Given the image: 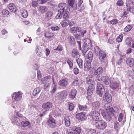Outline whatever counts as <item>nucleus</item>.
<instances>
[{
	"label": "nucleus",
	"mask_w": 134,
	"mask_h": 134,
	"mask_svg": "<svg viewBox=\"0 0 134 134\" xmlns=\"http://www.w3.org/2000/svg\"><path fill=\"white\" fill-rule=\"evenodd\" d=\"M91 62L88 61L86 60L84 65V70L85 71H87L90 69Z\"/></svg>",
	"instance_id": "obj_19"
},
{
	"label": "nucleus",
	"mask_w": 134,
	"mask_h": 134,
	"mask_svg": "<svg viewBox=\"0 0 134 134\" xmlns=\"http://www.w3.org/2000/svg\"><path fill=\"white\" fill-rule=\"evenodd\" d=\"M93 54L91 52H89L88 54L86 57V60L88 61L91 62L92 59Z\"/></svg>",
	"instance_id": "obj_32"
},
{
	"label": "nucleus",
	"mask_w": 134,
	"mask_h": 134,
	"mask_svg": "<svg viewBox=\"0 0 134 134\" xmlns=\"http://www.w3.org/2000/svg\"><path fill=\"white\" fill-rule=\"evenodd\" d=\"M79 84L78 79L77 78L73 82L72 84L74 86H77Z\"/></svg>",
	"instance_id": "obj_60"
},
{
	"label": "nucleus",
	"mask_w": 134,
	"mask_h": 134,
	"mask_svg": "<svg viewBox=\"0 0 134 134\" xmlns=\"http://www.w3.org/2000/svg\"><path fill=\"white\" fill-rule=\"evenodd\" d=\"M13 97H14V99L15 101H19L22 98L23 95V93L20 91L16 92L13 94Z\"/></svg>",
	"instance_id": "obj_10"
},
{
	"label": "nucleus",
	"mask_w": 134,
	"mask_h": 134,
	"mask_svg": "<svg viewBox=\"0 0 134 134\" xmlns=\"http://www.w3.org/2000/svg\"><path fill=\"white\" fill-rule=\"evenodd\" d=\"M53 107L52 103L49 102H47L46 103L43 104L42 105V111L45 114L46 112L48 111L50 109Z\"/></svg>",
	"instance_id": "obj_6"
},
{
	"label": "nucleus",
	"mask_w": 134,
	"mask_h": 134,
	"mask_svg": "<svg viewBox=\"0 0 134 134\" xmlns=\"http://www.w3.org/2000/svg\"><path fill=\"white\" fill-rule=\"evenodd\" d=\"M68 41L72 45H74L75 43V40L73 37L71 36H69L67 37Z\"/></svg>",
	"instance_id": "obj_34"
},
{
	"label": "nucleus",
	"mask_w": 134,
	"mask_h": 134,
	"mask_svg": "<svg viewBox=\"0 0 134 134\" xmlns=\"http://www.w3.org/2000/svg\"><path fill=\"white\" fill-rule=\"evenodd\" d=\"M98 55L99 56V58L101 62H104L105 60L106 57L105 53L103 51H102Z\"/></svg>",
	"instance_id": "obj_16"
},
{
	"label": "nucleus",
	"mask_w": 134,
	"mask_h": 134,
	"mask_svg": "<svg viewBox=\"0 0 134 134\" xmlns=\"http://www.w3.org/2000/svg\"><path fill=\"white\" fill-rule=\"evenodd\" d=\"M69 23V22L66 20H64L61 22V24L63 27H65L68 26Z\"/></svg>",
	"instance_id": "obj_46"
},
{
	"label": "nucleus",
	"mask_w": 134,
	"mask_h": 134,
	"mask_svg": "<svg viewBox=\"0 0 134 134\" xmlns=\"http://www.w3.org/2000/svg\"><path fill=\"white\" fill-rule=\"evenodd\" d=\"M110 23L112 24H115L118 23V20L117 19H114L111 20Z\"/></svg>",
	"instance_id": "obj_62"
},
{
	"label": "nucleus",
	"mask_w": 134,
	"mask_h": 134,
	"mask_svg": "<svg viewBox=\"0 0 134 134\" xmlns=\"http://www.w3.org/2000/svg\"><path fill=\"white\" fill-rule=\"evenodd\" d=\"M127 9L128 11H130L133 13L134 14V7L131 8L130 6H129L127 5Z\"/></svg>",
	"instance_id": "obj_58"
},
{
	"label": "nucleus",
	"mask_w": 134,
	"mask_h": 134,
	"mask_svg": "<svg viewBox=\"0 0 134 134\" xmlns=\"http://www.w3.org/2000/svg\"><path fill=\"white\" fill-rule=\"evenodd\" d=\"M63 18L65 19H67L69 17V12L68 10L64 11V12H63Z\"/></svg>",
	"instance_id": "obj_47"
},
{
	"label": "nucleus",
	"mask_w": 134,
	"mask_h": 134,
	"mask_svg": "<svg viewBox=\"0 0 134 134\" xmlns=\"http://www.w3.org/2000/svg\"><path fill=\"white\" fill-rule=\"evenodd\" d=\"M100 104L98 101L93 102L92 103V107L94 109H98L100 107Z\"/></svg>",
	"instance_id": "obj_30"
},
{
	"label": "nucleus",
	"mask_w": 134,
	"mask_h": 134,
	"mask_svg": "<svg viewBox=\"0 0 134 134\" xmlns=\"http://www.w3.org/2000/svg\"><path fill=\"white\" fill-rule=\"evenodd\" d=\"M124 3V2L122 0L118 1L116 3L117 5L119 7L123 6Z\"/></svg>",
	"instance_id": "obj_54"
},
{
	"label": "nucleus",
	"mask_w": 134,
	"mask_h": 134,
	"mask_svg": "<svg viewBox=\"0 0 134 134\" xmlns=\"http://www.w3.org/2000/svg\"><path fill=\"white\" fill-rule=\"evenodd\" d=\"M103 71V69L102 67H99L94 72V74L95 75H100L102 74Z\"/></svg>",
	"instance_id": "obj_33"
},
{
	"label": "nucleus",
	"mask_w": 134,
	"mask_h": 134,
	"mask_svg": "<svg viewBox=\"0 0 134 134\" xmlns=\"http://www.w3.org/2000/svg\"><path fill=\"white\" fill-rule=\"evenodd\" d=\"M127 64L130 67H132L134 65V60L133 58H128L126 59Z\"/></svg>",
	"instance_id": "obj_22"
},
{
	"label": "nucleus",
	"mask_w": 134,
	"mask_h": 134,
	"mask_svg": "<svg viewBox=\"0 0 134 134\" xmlns=\"http://www.w3.org/2000/svg\"><path fill=\"white\" fill-rule=\"evenodd\" d=\"M1 12L2 14L4 15H8L9 14V12L7 10L5 9L2 10Z\"/></svg>",
	"instance_id": "obj_56"
},
{
	"label": "nucleus",
	"mask_w": 134,
	"mask_h": 134,
	"mask_svg": "<svg viewBox=\"0 0 134 134\" xmlns=\"http://www.w3.org/2000/svg\"><path fill=\"white\" fill-rule=\"evenodd\" d=\"M132 41V40L131 38H127L125 40L126 44L127 45H130Z\"/></svg>",
	"instance_id": "obj_51"
},
{
	"label": "nucleus",
	"mask_w": 134,
	"mask_h": 134,
	"mask_svg": "<svg viewBox=\"0 0 134 134\" xmlns=\"http://www.w3.org/2000/svg\"><path fill=\"white\" fill-rule=\"evenodd\" d=\"M92 46L91 41L90 39L87 38L85 40L83 44V47L89 49L91 48Z\"/></svg>",
	"instance_id": "obj_11"
},
{
	"label": "nucleus",
	"mask_w": 134,
	"mask_h": 134,
	"mask_svg": "<svg viewBox=\"0 0 134 134\" xmlns=\"http://www.w3.org/2000/svg\"><path fill=\"white\" fill-rule=\"evenodd\" d=\"M59 84L61 86L65 87L68 85V82L66 79H63L59 81Z\"/></svg>",
	"instance_id": "obj_21"
},
{
	"label": "nucleus",
	"mask_w": 134,
	"mask_h": 134,
	"mask_svg": "<svg viewBox=\"0 0 134 134\" xmlns=\"http://www.w3.org/2000/svg\"><path fill=\"white\" fill-rule=\"evenodd\" d=\"M96 76V79L99 81H102V79H103V76L101 77L100 76V75H97Z\"/></svg>",
	"instance_id": "obj_64"
},
{
	"label": "nucleus",
	"mask_w": 134,
	"mask_h": 134,
	"mask_svg": "<svg viewBox=\"0 0 134 134\" xmlns=\"http://www.w3.org/2000/svg\"><path fill=\"white\" fill-rule=\"evenodd\" d=\"M94 50L96 54L97 55H98L102 51L100 50L99 47L98 46H96L95 47Z\"/></svg>",
	"instance_id": "obj_41"
},
{
	"label": "nucleus",
	"mask_w": 134,
	"mask_h": 134,
	"mask_svg": "<svg viewBox=\"0 0 134 134\" xmlns=\"http://www.w3.org/2000/svg\"><path fill=\"white\" fill-rule=\"evenodd\" d=\"M58 7L59 9L58 11V14L56 15L55 18L57 19H59L62 17L63 12L64 11L67 10L69 8L68 5L64 3H59L58 5Z\"/></svg>",
	"instance_id": "obj_1"
},
{
	"label": "nucleus",
	"mask_w": 134,
	"mask_h": 134,
	"mask_svg": "<svg viewBox=\"0 0 134 134\" xmlns=\"http://www.w3.org/2000/svg\"><path fill=\"white\" fill-rule=\"evenodd\" d=\"M45 37L47 38L51 39L54 37V34L49 32H47L44 35Z\"/></svg>",
	"instance_id": "obj_28"
},
{
	"label": "nucleus",
	"mask_w": 134,
	"mask_h": 134,
	"mask_svg": "<svg viewBox=\"0 0 134 134\" xmlns=\"http://www.w3.org/2000/svg\"><path fill=\"white\" fill-rule=\"evenodd\" d=\"M30 124V123L27 121H22L21 123V126L22 127H25L28 126Z\"/></svg>",
	"instance_id": "obj_38"
},
{
	"label": "nucleus",
	"mask_w": 134,
	"mask_h": 134,
	"mask_svg": "<svg viewBox=\"0 0 134 134\" xmlns=\"http://www.w3.org/2000/svg\"><path fill=\"white\" fill-rule=\"evenodd\" d=\"M76 118L81 121L84 120L86 118L84 112H82L77 114L76 115Z\"/></svg>",
	"instance_id": "obj_13"
},
{
	"label": "nucleus",
	"mask_w": 134,
	"mask_h": 134,
	"mask_svg": "<svg viewBox=\"0 0 134 134\" xmlns=\"http://www.w3.org/2000/svg\"><path fill=\"white\" fill-rule=\"evenodd\" d=\"M104 108L107 110L106 111L113 112L114 111L113 108L110 106L108 103H106L104 106Z\"/></svg>",
	"instance_id": "obj_27"
},
{
	"label": "nucleus",
	"mask_w": 134,
	"mask_h": 134,
	"mask_svg": "<svg viewBox=\"0 0 134 134\" xmlns=\"http://www.w3.org/2000/svg\"><path fill=\"white\" fill-rule=\"evenodd\" d=\"M123 35H120L118 37H117L116 38V41L118 42H120L122 41L123 37Z\"/></svg>",
	"instance_id": "obj_53"
},
{
	"label": "nucleus",
	"mask_w": 134,
	"mask_h": 134,
	"mask_svg": "<svg viewBox=\"0 0 134 134\" xmlns=\"http://www.w3.org/2000/svg\"><path fill=\"white\" fill-rule=\"evenodd\" d=\"M123 118V115L122 113H120L118 117V121L120 122H121L122 121Z\"/></svg>",
	"instance_id": "obj_63"
},
{
	"label": "nucleus",
	"mask_w": 134,
	"mask_h": 134,
	"mask_svg": "<svg viewBox=\"0 0 134 134\" xmlns=\"http://www.w3.org/2000/svg\"><path fill=\"white\" fill-rule=\"evenodd\" d=\"M80 31V29L77 27H72L70 30V32L72 33L79 32Z\"/></svg>",
	"instance_id": "obj_31"
},
{
	"label": "nucleus",
	"mask_w": 134,
	"mask_h": 134,
	"mask_svg": "<svg viewBox=\"0 0 134 134\" xmlns=\"http://www.w3.org/2000/svg\"><path fill=\"white\" fill-rule=\"evenodd\" d=\"M41 88L39 87H37L34 90L33 92V94L34 96H35L37 95L40 92Z\"/></svg>",
	"instance_id": "obj_35"
},
{
	"label": "nucleus",
	"mask_w": 134,
	"mask_h": 134,
	"mask_svg": "<svg viewBox=\"0 0 134 134\" xmlns=\"http://www.w3.org/2000/svg\"><path fill=\"white\" fill-rule=\"evenodd\" d=\"M105 99L107 102L110 103L112 101V97L111 95L110 94L109 91H106L104 94Z\"/></svg>",
	"instance_id": "obj_14"
},
{
	"label": "nucleus",
	"mask_w": 134,
	"mask_h": 134,
	"mask_svg": "<svg viewBox=\"0 0 134 134\" xmlns=\"http://www.w3.org/2000/svg\"><path fill=\"white\" fill-rule=\"evenodd\" d=\"M85 7L86 6L83 4L81 5L78 6V10L80 12H82L85 9Z\"/></svg>",
	"instance_id": "obj_44"
},
{
	"label": "nucleus",
	"mask_w": 134,
	"mask_h": 134,
	"mask_svg": "<svg viewBox=\"0 0 134 134\" xmlns=\"http://www.w3.org/2000/svg\"><path fill=\"white\" fill-rule=\"evenodd\" d=\"M66 62L69 65L70 68H72L73 66V63L72 62H71L70 60L69 59H68V60H66Z\"/></svg>",
	"instance_id": "obj_59"
},
{
	"label": "nucleus",
	"mask_w": 134,
	"mask_h": 134,
	"mask_svg": "<svg viewBox=\"0 0 134 134\" xmlns=\"http://www.w3.org/2000/svg\"><path fill=\"white\" fill-rule=\"evenodd\" d=\"M52 113H50L49 115V119L47 121L46 124L49 127L53 128L55 126L56 123L55 120L54 119L52 118Z\"/></svg>",
	"instance_id": "obj_4"
},
{
	"label": "nucleus",
	"mask_w": 134,
	"mask_h": 134,
	"mask_svg": "<svg viewBox=\"0 0 134 134\" xmlns=\"http://www.w3.org/2000/svg\"><path fill=\"white\" fill-rule=\"evenodd\" d=\"M68 95V93L65 91H63L56 94L55 99L58 102H61Z\"/></svg>",
	"instance_id": "obj_3"
},
{
	"label": "nucleus",
	"mask_w": 134,
	"mask_h": 134,
	"mask_svg": "<svg viewBox=\"0 0 134 134\" xmlns=\"http://www.w3.org/2000/svg\"><path fill=\"white\" fill-rule=\"evenodd\" d=\"M48 10L47 8L45 6H41L39 7L38 9V11L41 14H43Z\"/></svg>",
	"instance_id": "obj_25"
},
{
	"label": "nucleus",
	"mask_w": 134,
	"mask_h": 134,
	"mask_svg": "<svg viewBox=\"0 0 134 134\" xmlns=\"http://www.w3.org/2000/svg\"><path fill=\"white\" fill-rule=\"evenodd\" d=\"M91 115L93 120L97 121L99 119L100 116V113L97 111H93L91 112Z\"/></svg>",
	"instance_id": "obj_8"
},
{
	"label": "nucleus",
	"mask_w": 134,
	"mask_h": 134,
	"mask_svg": "<svg viewBox=\"0 0 134 134\" xmlns=\"http://www.w3.org/2000/svg\"><path fill=\"white\" fill-rule=\"evenodd\" d=\"M56 85L55 83H53L52 87V90L51 91L52 94H53L55 92L56 90Z\"/></svg>",
	"instance_id": "obj_49"
},
{
	"label": "nucleus",
	"mask_w": 134,
	"mask_h": 134,
	"mask_svg": "<svg viewBox=\"0 0 134 134\" xmlns=\"http://www.w3.org/2000/svg\"><path fill=\"white\" fill-rule=\"evenodd\" d=\"M111 78L107 76H103V77L102 81L106 85H108L111 83Z\"/></svg>",
	"instance_id": "obj_12"
},
{
	"label": "nucleus",
	"mask_w": 134,
	"mask_h": 134,
	"mask_svg": "<svg viewBox=\"0 0 134 134\" xmlns=\"http://www.w3.org/2000/svg\"><path fill=\"white\" fill-rule=\"evenodd\" d=\"M53 79L51 77V76H48L43 78L41 80L42 83L43 84L49 83L50 82L51 80Z\"/></svg>",
	"instance_id": "obj_17"
},
{
	"label": "nucleus",
	"mask_w": 134,
	"mask_h": 134,
	"mask_svg": "<svg viewBox=\"0 0 134 134\" xmlns=\"http://www.w3.org/2000/svg\"><path fill=\"white\" fill-rule=\"evenodd\" d=\"M67 2L69 5L72 8V9H70L69 8V11H72L73 10L76 8L77 5L75 3V0H67Z\"/></svg>",
	"instance_id": "obj_9"
},
{
	"label": "nucleus",
	"mask_w": 134,
	"mask_h": 134,
	"mask_svg": "<svg viewBox=\"0 0 134 134\" xmlns=\"http://www.w3.org/2000/svg\"><path fill=\"white\" fill-rule=\"evenodd\" d=\"M68 104L69 106V110L71 111L74 108V105L73 104L69 103Z\"/></svg>",
	"instance_id": "obj_57"
},
{
	"label": "nucleus",
	"mask_w": 134,
	"mask_h": 134,
	"mask_svg": "<svg viewBox=\"0 0 134 134\" xmlns=\"http://www.w3.org/2000/svg\"><path fill=\"white\" fill-rule=\"evenodd\" d=\"M8 7L12 12L15 13L16 11V7L13 3H10L8 5Z\"/></svg>",
	"instance_id": "obj_23"
},
{
	"label": "nucleus",
	"mask_w": 134,
	"mask_h": 134,
	"mask_svg": "<svg viewBox=\"0 0 134 134\" xmlns=\"http://www.w3.org/2000/svg\"><path fill=\"white\" fill-rule=\"evenodd\" d=\"M102 114L104 118L107 121H110L111 119V115L113 112L104 111L102 110Z\"/></svg>",
	"instance_id": "obj_7"
},
{
	"label": "nucleus",
	"mask_w": 134,
	"mask_h": 134,
	"mask_svg": "<svg viewBox=\"0 0 134 134\" xmlns=\"http://www.w3.org/2000/svg\"><path fill=\"white\" fill-rule=\"evenodd\" d=\"M105 89H103V90H97V94L99 95L100 97H102V96L105 94Z\"/></svg>",
	"instance_id": "obj_39"
},
{
	"label": "nucleus",
	"mask_w": 134,
	"mask_h": 134,
	"mask_svg": "<svg viewBox=\"0 0 134 134\" xmlns=\"http://www.w3.org/2000/svg\"><path fill=\"white\" fill-rule=\"evenodd\" d=\"M24 117L23 115L17 112L15 115H12L10 118L12 123H19L22 120H23Z\"/></svg>",
	"instance_id": "obj_2"
},
{
	"label": "nucleus",
	"mask_w": 134,
	"mask_h": 134,
	"mask_svg": "<svg viewBox=\"0 0 134 134\" xmlns=\"http://www.w3.org/2000/svg\"><path fill=\"white\" fill-rule=\"evenodd\" d=\"M132 26L131 25H129L126 26L124 29V31L126 32L130 31L132 28Z\"/></svg>",
	"instance_id": "obj_45"
},
{
	"label": "nucleus",
	"mask_w": 134,
	"mask_h": 134,
	"mask_svg": "<svg viewBox=\"0 0 134 134\" xmlns=\"http://www.w3.org/2000/svg\"><path fill=\"white\" fill-rule=\"evenodd\" d=\"M120 86L119 83L116 82H114L110 85V88L113 90H115L118 88Z\"/></svg>",
	"instance_id": "obj_24"
},
{
	"label": "nucleus",
	"mask_w": 134,
	"mask_h": 134,
	"mask_svg": "<svg viewBox=\"0 0 134 134\" xmlns=\"http://www.w3.org/2000/svg\"><path fill=\"white\" fill-rule=\"evenodd\" d=\"M77 92L75 89H71L69 94L70 98L71 99L74 98L75 97Z\"/></svg>",
	"instance_id": "obj_26"
},
{
	"label": "nucleus",
	"mask_w": 134,
	"mask_h": 134,
	"mask_svg": "<svg viewBox=\"0 0 134 134\" xmlns=\"http://www.w3.org/2000/svg\"><path fill=\"white\" fill-rule=\"evenodd\" d=\"M79 53L76 49H74L71 52V55L72 57L77 58L80 56Z\"/></svg>",
	"instance_id": "obj_15"
},
{
	"label": "nucleus",
	"mask_w": 134,
	"mask_h": 134,
	"mask_svg": "<svg viewBox=\"0 0 134 134\" xmlns=\"http://www.w3.org/2000/svg\"><path fill=\"white\" fill-rule=\"evenodd\" d=\"M78 107L79 110H87L88 109L87 106L86 105H79Z\"/></svg>",
	"instance_id": "obj_40"
},
{
	"label": "nucleus",
	"mask_w": 134,
	"mask_h": 134,
	"mask_svg": "<svg viewBox=\"0 0 134 134\" xmlns=\"http://www.w3.org/2000/svg\"><path fill=\"white\" fill-rule=\"evenodd\" d=\"M76 61L79 66L80 68L83 67V61L80 58L77 59Z\"/></svg>",
	"instance_id": "obj_36"
},
{
	"label": "nucleus",
	"mask_w": 134,
	"mask_h": 134,
	"mask_svg": "<svg viewBox=\"0 0 134 134\" xmlns=\"http://www.w3.org/2000/svg\"><path fill=\"white\" fill-rule=\"evenodd\" d=\"M104 89V87L103 85L100 83H98L97 85V90H103Z\"/></svg>",
	"instance_id": "obj_52"
},
{
	"label": "nucleus",
	"mask_w": 134,
	"mask_h": 134,
	"mask_svg": "<svg viewBox=\"0 0 134 134\" xmlns=\"http://www.w3.org/2000/svg\"><path fill=\"white\" fill-rule=\"evenodd\" d=\"M87 134H96L95 130L92 129H87Z\"/></svg>",
	"instance_id": "obj_43"
},
{
	"label": "nucleus",
	"mask_w": 134,
	"mask_h": 134,
	"mask_svg": "<svg viewBox=\"0 0 134 134\" xmlns=\"http://www.w3.org/2000/svg\"><path fill=\"white\" fill-rule=\"evenodd\" d=\"M53 12L51 11H48L45 14V18L47 20H50L52 18L53 15Z\"/></svg>",
	"instance_id": "obj_20"
},
{
	"label": "nucleus",
	"mask_w": 134,
	"mask_h": 134,
	"mask_svg": "<svg viewBox=\"0 0 134 134\" xmlns=\"http://www.w3.org/2000/svg\"><path fill=\"white\" fill-rule=\"evenodd\" d=\"M65 125L66 127L69 126L70 124V120L69 117L68 116H65L64 117Z\"/></svg>",
	"instance_id": "obj_29"
},
{
	"label": "nucleus",
	"mask_w": 134,
	"mask_h": 134,
	"mask_svg": "<svg viewBox=\"0 0 134 134\" xmlns=\"http://www.w3.org/2000/svg\"><path fill=\"white\" fill-rule=\"evenodd\" d=\"M55 50H58L59 51H62L63 49V47L61 45H59L57 48L54 49Z\"/></svg>",
	"instance_id": "obj_61"
},
{
	"label": "nucleus",
	"mask_w": 134,
	"mask_h": 134,
	"mask_svg": "<svg viewBox=\"0 0 134 134\" xmlns=\"http://www.w3.org/2000/svg\"><path fill=\"white\" fill-rule=\"evenodd\" d=\"M36 52L37 54L39 56H41L42 54V51L41 48L38 46L36 47Z\"/></svg>",
	"instance_id": "obj_42"
},
{
	"label": "nucleus",
	"mask_w": 134,
	"mask_h": 134,
	"mask_svg": "<svg viewBox=\"0 0 134 134\" xmlns=\"http://www.w3.org/2000/svg\"><path fill=\"white\" fill-rule=\"evenodd\" d=\"M106 124L105 122L102 120H99L96 122L95 126L98 129H104L106 126Z\"/></svg>",
	"instance_id": "obj_5"
},
{
	"label": "nucleus",
	"mask_w": 134,
	"mask_h": 134,
	"mask_svg": "<svg viewBox=\"0 0 134 134\" xmlns=\"http://www.w3.org/2000/svg\"><path fill=\"white\" fill-rule=\"evenodd\" d=\"M94 89V87L93 84H91L89 86L87 90V93L88 96H90L92 94Z\"/></svg>",
	"instance_id": "obj_18"
},
{
	"label": "nucleus",
	"mask_w": 134,
	"mask_h": 134,
	"mask_svg": "<svg viewBox=\"0 0 134 134\" xmlns=\"http://www.w3.org/2000/svg\"><path fill=\"white\" fill-rule=\"evenodd\" d=\"M81 129L79 127H77L74 129V132L75 134H80Z\"/></svg>",
	"instance_id": "obj_50"
},
{
	"label": "nucleus",
	"mask_w": 134,
	"mask_h": 134,
	"mask_svg": "<svg viewBox=\"0 0 134 134\" xmlns=\"http://www.w3.org/2000/svg\"><path fill=\"white\" fill-rule=\"evenodd\" d=\"M114 127L117 130H118L119 129L120 125L118 122H116L115 124Z\"/></svg>",
	"instance_id": "obj_55"
},
{
	"label": "nucleus",
	"mask_w": 134,
	"mask_h": 134,
	"mask_svg": "<svg viewBox=\"0 0 134 134\" xmlns=\"http://www.w3.org/2000/svg\"><path fill=\"white\" fill-rule=\"evenodd\" d=\"M93 80V78L90 76H88L86 78V82L88 84H90L92 82Z\"/></svg>",
	"instance_id": "obj_37"
},
{
	"label": "nucleus",
	"mask_w": 134,
	"mask_h": 134,
	"mask_svg": "<svg viewBox=\"0 0 134 134\" xmlns=\"http://www.w3.org/2000/svg\"><path fill=\"white\" fill-rule=\"evenodd\" d=\"M21 12V15L22 17L24 18H26L28 16L27 12L26 10H24L22 11Z\"/></svg>",
	"instance_id": "obj_48"
}]
</instances>
